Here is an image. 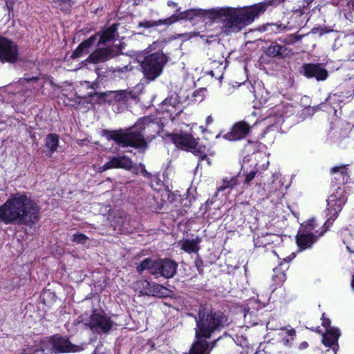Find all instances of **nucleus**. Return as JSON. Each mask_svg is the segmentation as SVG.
Instances as JSON below:
<instances>
[{"instance_id": "obj_1", "label": "nucleus", "mask_w": 354, "mask_h": 354, "mask_svg": "<svg viewBox=\"0 0 354 354\" xmlns=\"http://www.w3.org/2000/svg\"><path fill=\"white\" fill-rule=\"evenodd\" d=\"M40 206L26 193L10 194L0 205V221L6 225L34 226L40 219Z\"/></svg>"}, {"instance_id": "obj_2", "label": "nucleus", "mask_w": 354, "mask_h": 354, "mask_svg": "<svg viewBox=\"0 0 354 354\" xmlns=\"http://www.w3.org/2000/svg\"><path fill=\"white\" fill-rule=\"evenodd\" d=\"M195 341L201 342L204 346L212 348L218 339L211 343L207 341L216 332H220L230 324L229 316L225 310L208 308L206 304H201L197 316L195 317Z\"/></svg>"}, {"instance_id": "obj_3", "label": "nucleus", "mask_w": 354, "mask_h": 354, "mask_svg": "<svg viewBox=\"0 0 354 354\" xmlns=\"http://www.w3.org/2000/svg\"><path fill=\"white\" fill-rule=\"evenodd\" d=\"M180 8L176 10L182 21H189L195 24L199 21H223L222 32L226 35L240 31L236 8H216L209 10L190 8L181 12Z\"/></svg>"}, {"instance_id": "obj_4", "label": "nucleus", "mask_w": 354, "mask_h": 354, "mask_svg": "<svg viewBox=\"0 0 354 354\" xmlns=\"http://www.w3.org/2000/svg\"><path fill=\"white\" fill-rule=\"evenodd\" d=\"M326 202V216L327 219L323 226L316 230L315 233L302 232L297 234L296 243L301 250L311 248L329 230L334 221L338 217L339 212L346 203L344 190L337 189L335 194L328 196Z\"/></svg>"}, {"instance_id": "obj_5", "label": "nucleus", "mask_w": 354, "mask_h": 354, "mask_svg": "<svg viewBox=\"0 0 354 354\" xmlns=\"http://www.w3.org/2000/svg\"><path fill=\"white\" fill-rule=\"evenodd\" d=\"M147 118H139L136 123L128 128L125 132L122 131H110L103 129L102 135L109 140H113L122 147H131L134 149L145 150L148 147V141L145 137V127H156L154 124H149Z\"/></svg>"}, {"instance_id": "obj_6", "label": "nucleus", "mask_w": 354, "mask_h": 354, "mask_svg": "<svg viewBox=\"0 0 354 354\" xmlns=\"http://www.w3.org/2000/svg\"><path fill=\"white\" fill-rule=\"evenodd\" d=\"M166 44L165 40L156 41L143 51V58L140 61V71L149 82L161 75L169 62V56L162 51Z\"/></svg>"}, {"instance_id": "obj_7", "label": "nucleus", "mask_w": 354, "mask_h": 354, "mask_svg": "<svg viewBox=\"0 0 354 354\" xmlns=\"http://www.w3.org/2000/svg\"><path fill=\"white\" fill-rule=\"evenodd\" d=\"M163 138L167 139L178 149L191 152L198 157V166L203 160H206L209 165H211L210 159L207 156L209 148L205 145L199 144V138H195L192 133L183 131L165 133Z\"/></svg>"}, {"instance_id": "obj_8", "label": "nucleus", "mask_w": 354, "mask_h": 354, "mask_svg": "<svg viewBox=\"0 0 354 354\" xmlns=\"http://www.w3.org/2000/svg\"><path fill=\"white\" fill-rule=\"evenodd\" d=\"M286 0H264L250 6L236 8L240 30L251 24L256 18L263 14L269 8H277Z\"/></svg>"}, {"instance_id": "obj_9", "label": "nucleus", "mask_w": 354, "mask_h": 354, "mask_svg": "<svg viewBox=\"0 0 354 354\" xmlns=\"http://www.w3.org/2000/svg\"><path fill=\"white\" fill-rule=\"evenodd\" d=\"M39 350L46 353L60 354L76 353L82 350V348L73 344L68 337L55 334L41 340Z\"/></svg>"}, {"instance_id": "obj_10", "label": "nucleus", "mask_w": 354, "mask_h": 354, "mask_svg": "<svg viewBox=\"0 0 354 354\" xmlns=\"http://www.w3.org/2000/svg\"><path fill=\"white\" fill-rule=\"evenodd\" d=\"M87 326L91 330L97 333H109L113 328V322L111 317L94 309L89 317Z\"/></svg>"}, {"instance_id": "obj_11", "label": "nucleus", "mask_w": 354, "mask_h": 354, "mask_svg": "<svg viewBox=\"0 0 354 354\" xmlns=\"http://www.w3.org/2000/svg\"><path fill=\"white\" fill-rule=\"evenodd\" d=\"M18 56V45L6 37L0 36V62L15 64Z\"/></svg>"}, {"instance_id": "obj_12", "label": "nucleus", "mask_w": 354, "mask_h": 354, "mask_svg": "<svg viewBox=\"0 0 354 354\" xmlns=\"http://www.w3.org/2000/svg\"><path fill=\"white\" fill-rule=\"evenodd\" d=\"M122 54V48L120 46H108L97 48L89 55L87 60L93 64L102 63Z\"/></svg>"}, {"instance_id": "obj_13", "label": "nucleus", "mask_w": 354, "mask_h": 354, "mask_svg": "<svg viewBox=\"0 0 354 354\" xmlns=\"http://www.w3.org/2000/svg\"><path fill=\"white\" fill-rule=\"evenodd\" d=\"M299 73L308 79L324 81L328 77V71L320 63H305L299 71Z\"/></svg>"}, {"instance_id": "obj_14", "label": "nucleus", "mask_w": 354, "mask_h": 354, "mask_svg": "<svg viewBox=\"0 0 354 354\" xmlns=\"http://www.w3.org/2000/svg\"><path fill=\"white\" fill-rule=\"evenodd\" d=\"M330 174L331 176V184L333 186H337L335 192L331 195L336 193L337 189L344 190V195L347 199L346 192L344 188H342L341 185H344L348 183L350 176L348 172L347 165H340L335 166L330 169Z\"/></svg>"}, {"instance_id": "obj_15", "label": "nucleus", "mask_w": 354, "mask_h": 354, "mask_svg": "<svg viewBox=\"0 0 354 354\" xmlns=\"http://www.w3.org/2000/svg\"><path fill=\"white\" fill-rule=\"evenodd\" d=\"M252 126L245 120L235 122L230 131L223 136V138L229 141H236L245 138L251 132Z\"/></svg>"}, {"instance_id": "obj_16", "label": "nucleus", "mask_w": 354, "mask_h": 354, "mask_svg": "<svg viewBox=\"0 0 354 354\" xmlns=\"http://www.w3.org/2000/svg\"><path fill=\"white\" fill-rule=\"evenodd\" d=\"M351 129L350 124L340 118H335L330 122L329 134L337 140L348 138Z\"/></svg>"}, {"instance_id": "obj_17", "label": "nucleus", "mask_w": 354, "mask_h": 354, "mask_svg": "<svg viewBox=\"0 0 354 354\" xmlns=\"http://www.w3.org/2000/svg\"><path fill=\"white\" fill-rule=\"evenodd\" d=\"M133 167V162L131 159L125 156H113L109 158V161L105 162L100 168L102 171L111 169H123L125 170H131Z\"/></svg>"}, {"instance_id": "obj_18", "label": "nucleus", "mask_w": 354, "mask_h": 354, "mask_svg": "<svg viewBox=\"0 0 354 354\" xmlns=\"http://www.w3.org/2000/svg\"><path fill=\"white\" fill-rule=\"evenodd\" d=\"M178 268L177 263L170 259H164L157 260L156 275L160 274L166 279L173 277Z\"/></svg>"}, {"instance_id": "obj_19", "label": "nucleus", "mask_w": 354, "mask_h": 354, "mask_svg": "<svg viewBox=\"0 0 354 354\" xmlns=\"http://www.w3.org/2000/svg\"><path fill=\"white\" fill-rule=\"evenodd\" d=\"M267 56L272 58L285 59L293 55L294 53L290 48L285 45H280L276 42L272 43L265 50Z\"/></svg>"}, {"instance_id": "obj_20", "label": "nucleus", "mask_w": 354, "mask_h": 354, "mask_svg": "<svg viewBox=\"0 0 354 354\" xmlns=\"http://www.w3.org/2000/svg\"><path fill=\"white\" fill-rule=\"evenodd\" d=\"M119 24L114 23L107 28H103L102 30L96 32L92 36H95V40L98 38L97 46L105 44L107 42L115 39L117 35Z\"/></svg>"}, {"instance_id": "obj_21", "label": "nucleus", "mask_w": 354, "mask_h": 354, "mask_svg": "<svg viewBox=\"0 0 354 354\" xmlns=\"http://www.w3.org/2000/svg\"><path fill=\"white\" fill-rule=\"evenodd\" d=\"M289 266H287L283 262H280L276 268H273L271 284L272 290H275L279 287L283 286V283L287 279L286 272Z\"/></svg>"}, {"instance_id": "obj_22", "label": "nucleus", "mask_w": 354, "mask_h": 354, "mask_svg": "<svg viewBox=\"0 0 354 354\" xmlns=\"http://www.w3.org/2000/svg\"><path fill=\"white\" fill-rule=\"evenodd\" d=\"M342 96L343 95H337L336 93L330 94L324 102H322L318 105L319 109H322L328 113H333L334 114H336L337 111V109L341 108V104L343 103Z\"/></svg>"}, {"instance_id": "obj_23", "label": "nucleus", "mask_w": 354, "mask_h": 354, "mask_svg": "<svg viewBox=\"0 0 354 354\" xmlns=\"http://www.w3.org/2000/svg\"><path fill=\"white\" fill-rule=\"evenodd\" d=\"M340 335L338 328H330L322 333V342L325 346L331 348L336 353L339 348L338 339Z\"/></svg>"}, {"instance_id": "obj_24", "label": "nucleus", "mask_w": 354, "mask_h": 354, "mask_svg": "<svg viewBox=\"0 0 354 354\" xmlns=\"http://www.w3.org/2000/svg\"><path fill=\"white\" fill-rule=\"evenodd\" d=\"M95 42V36H90L88 39L82 41L72 53L71 57L73 59H77L86 55L89 49Z\"/></svg>"}, {"instance_id": "obj_25", "label": "nucleus", "mask_w": 354, "mask_h": 354, "mask_svg": "<svg viewBox=\"0 0 354 354\" xmlns=\"http://www.w3.org/2000/svg\"><path fill=\"white\" fill-rule=\"evenodd\" d=\"M143 118H147L150 123L149 124H156V127L151 126V127H145L146 125H144L145 127V137L146 140L149 142L151 141L153 138L156 137L158 134L160 133V126L159 125L158 122H157L153 116L148 115V116H144Z\"/></svg>"}, {"instance_id": "obj_26", "label": "nucleus", "mask_w": 354, "mask_h": 354, "mask_svg": "<svg viewBox=\"0 0 354 354\" xmlns=\"http://www.w3.org/2000/svg\"><path fill=\"white\" fill-rule=\"evenodd\" d=\"M127 221L128 216L127 215L118 214L112 219L111 225L115 231H118L120 233H125L129 231Z\"/></svg>"}, {"instance_id": "obj_27", "label": "nucleus", "mask_w": 354, "mask_h": 354, "mask_svg": "<svg viewBox=\"0 0 354 354\" xmlns=\"http://www.w3.org/2000/svg\"><path fill=\"white\" fill-rule=\"evenodd\" d=\"M200 242L201 239L198 237L194 239H185L182 242L180 248L188 254L196 253L198 254L200 250Z\"/></svg>"}, {"instance_id": "obj_28", "label": "nucleus", "mask_w": 354, "mask_h": 354, "mask_svg": "<svg viewBox=\"0 0 354 354\" xmlns=\"http://www.w3.org/2000/svg\"><path fill=\"white\" fill-rule=\"evenodd\" d=\"M80 99H83L87 102L93 104L106 103V92L97 93L95 91L88 92L84 97L77 96Z\"/></svg>"}, {"instance_id": "obj_29", "label": "nucleus", "mask_w": 354, "mask_h": 354, "mask_svg": "<svg viewBox=\"0 0 354 354\" xmlns=\"http://www.w3.org/2000/svg\"><path fill=\"white\" fill-rule=\"evenodd\" d=\"M152 283L147 279H142L133 283V288L141 295L151 296Z\"/></svg>"}, {"instance_id": "obj_30", "label": "nucleus", "mask_w": 354, "mask_h": 354, "mask_svg": "<svg viewBox=\"0 0 354 354\" xmlns=\"http://www.w3.org/2000/svg\"><path fill=\"white\" fill-rule=\"evenodd\" d=\"M59 143V138L57 133H49L45 139V145L48 148L49 154L47 156L50 157L51 155L57 151Z\"/></svg>"}, {"instance_id": "obj_31", "label": "nucleus", "mask_w": 354, "mask_h": 354, "mask_svg": "<svg viewBox=\"0 0 354 354\" xmlns=\"http://www.w3.org/2000/svg\"><path fill=\"white\" fill-rule=\"evenodd\" d=\"M151 285V296L160 298H167L171 296L172 291L164 286L155 282H153Z\"/></svg>"}, {"instance_id": "obj_32", "label": "nucleus", "mask_w": 354, "mask_h": 354, "mask_svg": "<svg viewBox=\"0 0 354 354\" xmlns=\"http://www.w3.org/2000/svg\"><path fill=\"white\" fill-rule=\"evenodd\" d=\"M116 104L120 107L124 108L127 106L128 102L133 97L132 91L126 90L118 91L116 95Z\"/></svg>"}, {"instance_id": "obj_33", "label": "nucleus", "mask_w": 354, "mask_h": 354, "mask_svg": "<svg viewBox=\"0 0 354 354\" xmlns=\"http://www.w3.org/2000/svg\"><path fill=\"white\" fill-rule=\"evenodd\" d=\"M156 263L157 260L153 261L151 258H146L138 265L136 269L140 273H142L145 270H148L150 274H156Z\"/></svg>"}, {"instance_id": "obj_34", "label": "nucleus", "mask_w": 354, "mask_h": 354, "mask_svg": "<svg viewBox=\"0 0 354 354\" xmlns=\"http://www.w3.org/2000/svg\"><path fill=\"white\" fill-rule=\"evenodd\" d=\"M239 184V182L238 179V176H234L230 179H228V178H223V183L219 187L217 188L216 192L218 193L220 192H223L226 189H233Z\"/></svg>"}, {"instance_id": "obj_35", "label": "nucleus", "mask_w": 354, "mask_h": 354, "mask_svg": "<svg viewBox=\"0 0 354 354\" xmlns=\"http://www.w3.org/2000/svg\"><path fill=\"white\" fill-rule=\"evenodd\" d=\"M211 348L204 346L201 342H194L189 354H209Z\"/></svg>"}, {"instance_id": "obj_36", "label": "nucleus", "mask_w": 354, "mask_h": 354, "mask_svg": "<svg viewBox=\"0 0 354 354\" xmlns=\"http://www.w3.org/2000/svg\"><path fill=\"white\" fill-rule=\"evenodd\" d=\"M55 3L57 5L62 12L64 13H71L73 1L72 0H55Z\"/></svg>"}, {"instance_id": "obj_37", "label": "nucleus", "mask_w": 354, "mask_h": 354, "mask_svg": "<svg viewBox=\"0 0 354 354\" xmlns=\"http://www.w3.org/2000/svg\"><path fill=\"white\" fill-rule=\"evenodd\" d=\"M286 30V26L281 23H268L263 26V30L270 32H280Z\"/></svg>"}, {"instance_id": "obj_38", "label": "nucleus", "mask_w": 354, "mask_h": 354, "mask_svg": "<svg viewBox=\"0 0 354 354\" xmlns=\"http://www.w3.org/2000/svg\"><path fill=\"white\" fill-rule=\"evenodd\" d=\"M157 21H158V26H162V25H165V26H171V25L176 23L177 21H182V20H181V19H180L179 12H176L171 16H170L166 19H159Z\"/></svg>"}, {"instance_id": "obj_39", "label": "nucleus", "mask_w": 354, "mask_h": 354, "mask_svg": "<svg viewBox=\"0 0 354 354\" xmlns=\"http://www.w3.org/2000/svg\"><path fill=\"white\" fill-rule=\"evenodd\" d=\"M337 95H343L342 102L349 101L354 95V89L353 88L340 87L336 92Z\"/></svg>"}, {"instance_id": "obj_40", "label": "nucleus", "mask_w": 354, "mask_h": 354, "mask_svg": "<svg viewBox=\"0 0 354 354\" xmlns=\"http://www.w3.org/2000/svg\"><path fill=\"white\" fill-rule=\"evenodd\" d=\"M317 226V224L316 223V220L315 218L309 219L305 225H303L304 227V232L306 233H313V231H314V233L315 232V227Z\"/></svg>"}, {"instance_id": "obj_41", "label": "nucleus", "mask_w": 354, "mask_h": 354, "mask_svg": "<svg viewBox=\"0 0 354 354\" xmlns=\"http://www.w3.org/2000/svg\"><path fill=\"white\" fill-rule=\"evenodd\" d=\"M88 240V237L82 233H76L73 235L71 241L77 244L84 245Z\"/></svg>"}, {"instance_id": "obj_42", "label": "nucleus", "mask_w": 354, "mask_h": 354, "mask_svg": "<svg viewBox=\"0 0 354 354\" xmlns=\"http://www.w3.org/2000/svg\"><path fill=\"white\" fill-rule=\"evenodd\" d=\"M118 91H106V103H108L110 105L116 104V93Z\"/></svg>"}, {"instance_id": "obj_43", "label": "nucleus", "mask_w": 354, "mask_h": 354, "mask_svg": "<svg viewBox=\"0 0 354 354\" xmlns=\"http://www.w3.org/2000/svg\"><path fill=\"white\" fill-rule=\"evenodd\" d=\"M296 336V331L295 329L292 328L288 330L286 332V336L283 338V342L286 345H290V343L294 340L295 337Z\"/></svg>"}, {"instance_id": "obj_44", "label": "nucleus", "mask_w": 354, "mask_h": 354, "mask_svg": "<svg viewBox=\"0 0 354 354\" xmlns=\"http://www.w3.org/2000/svg\"><path fill=\"white\" fill-rule=\"evenodd\" d=\"M194 265L198 270V274L200 275H203L204 273L203 268L205 266L203 259L199 257L198 254L194 260Z\"/></svg>"}, {"instance_id": "obj_45", "label": "nucleus", "mask_w": 354, "mask_h": 354, "mask_svg": "<svg viewBox=\"0 0 354 354\" xmlns=\"http://www.w3.org/2000/svg\"><path fill=\"white\" fill-rule=\"evenodd\" d=\"M139 28H149L158 26V21H147L145 20L140 21L138 24Z\"/></svg>"}, {"instance_id": "obj_46", "label": "nucleus", "mask_w": 354, "mask_h": 354, "mask_svg": "<svg viewBox=\"0 0 354 354\" xmlns=\"http://www.w3.org/2000/svg\"><path fill=\"white\" fill-rule=\"evenodd\" d=\"M39 80V77L37 76H32L29 77L28 74L26 73L24 75V77L22 78H20L19 82L20 83H30V82H36Z\"/></svg>"}, {"instance_id": "obj_47", "label": "nucleus", "mask_w": 354, "mask_h": 354, "mask_svg": "<svg viewBox=\"0 0 354 354\" xmlns=\"http://www.w3.org/2000/svg\"><path fill=\"white\" fill-rule=\"evenodd\" d=\"M313 0H302L301 2V5L299 6V10L301 14L305 13V10L308 9L310 6V4L313 3Z\"/></svg>"}, {"instance_id": "obj_48", "label": "nucleus", "mask_w": 354, "mask_h": 354, "mask_svg": "<svg viewBox=\"0 0 354 354\" xmlns=\"http://www.w3.org/2000/svg\"><path fill=\"white\" fill-rule=\"evenodd\" d=\"M322 325L325 328L326 330L334 328L330 326V320L329 318L325 317V313H323L322 316Z\"/></svg>"}, {"instance_id": "obj_49", "label": "nucleus", "mask_w": 354, "mask_h": 354, "mask_svg": "<svg viewBox=\"0 0 354 354\" xmlns=\"http://www.w3.org/2000/svg\"><path fill=\"white\" fill-rule=\"evenodd\" d=\"M257 171H251L248 174L245 175V178L244 180V184L245 185H250V182L254 178Z\"/></svg>"}, {"instance_id": "obj_50", "label": "nucleus", "mask_w": 354, "mask_h": 354, "mask_svg": "<svg viewBox=\"0 0 354 354\" xmlns=\"http://www.w3.org/2000/svg\"><path fill=\"white\" fill-rule=\"evenodd\" d=\"M328 31L326 30V28H314L312 29V32L314 34L319 33V35L321 36L324 35V33L328 32Z\"/></svg>"}, {"instance_id": "obj_51", "label": "nucleus", "mask_w": 354, "mask_h": 354, "mask_svg": "<svg viewBox=\"0 0 354 354\" xmlns=\"http://www.w3.org/2000/svg\"><path fill=\"white\" fill-rule=\"evenodd\" d=\"M344 243L346 244L348 252L351 254H354V244L350 242L347 243L345 241H344Z\"/></svg>"}, {"instance_id": "obj_52", "label": "nucleus", "mask_w": 354, "mask_h": 354, "mask_svg": "<svg viewBox=\"0 0 354 354\" xmlns=\"http://www.w3.org/2000/svg\"><path fill=\"white\" fill-rule=\"evenodd\" d=\"M142 165V169H141V171H140L141 174L144 176L149 177L150 174L146 170L145 167L143 165Z\"/></svg>"}, {"instance_id": "obj_53", "label": "nucleus", "mask_w": 354, "mask_h": 354, "mask_svg": "<svg viewBox=\"0 0 354 354\" xmlns=\"http://www.w3.org/2000/svg\"><path fill=\"white\" fill-rule=\"evenodd\" d=\"M291 37H292L294 41H300L303 37V36L300 35H292Z\"/></svg>"}, {"instance_id": "obj_54", "label": "nucleus", "mask_w": 354, "mask_h": 354, "mask_svg": "<svg viewBox=\"0 0 354 354\" xmlns=\"http://www.w3.org/2000/svg\"><path fill=\"white\" fill-rule=\"evenodd\" d=\"M213 204V201L211 199H208L205 202V211H207L208 208Z\"/></svg>"}, {"instance_id": "obj_55", "label": "nucleus", "mask_w": 354, "mask_h": 354, "mask_svg": "<svg viewBox=\"0 0 354 354\" xmlns=\"http://www.w3.org/2000/svg\"><path fill=\"white\" fill-rule=\"evenodd\" d=\"M167 6L171 8H176L178 6V3L176 2L172 1H167Z\"/></svg>"}, {"instance_id": "obj_56", "label": "nucleus", "mask_w": 354, "mask_h": 354, "mask_svg": "<svg viewBox=\"0 0 354 354\" xmlns=\"http://www.w3.org/2000/svg\"><path fill=\"white\" fill-rule=\"evenodd\" d=\"M213 122H214V118H212V116L209 115L207 117V118H206V124L207 125H209Z\"/></svg>"}, {"instance_id": "obj_57", "label": "nucleus", "mask_w": 354, "mask_h": 354, "mask_svg": "<svg viewBox=\"0 0 354 354\" xmlns=\"http://www.w3.org/2000/svg\"><path fill=\"white\" fill-rule=\"evenodd\" d=\"M308 346V344L307 342H303L300 344L299 348L300 349H305Z\"/></svg>"}, {"instance_id": "obj_58", "label": "nucleus", "mask_w": 354, "mask_h": 354, "mask_svg": "<svg viewBox=\"0 0 354 354\" xmlns=\"http://www.w3.org/2000/svg\"><path fill=\"white\" fill-rule=\"evenodd\" d=\"M291 260H292V259L290 257H288L284 258L281 262H283V263H286L287 266H289L288 263L290 262Z\"/></svg>"}, {"instance_id": "obj_59", "label": "nucleus", "mask_w": 354, "mask_h": 354, "mask_svg": "<svg viewBox=\"0 0 354 354\" xmlns=\"http://www.w3.org/2000/svg\"><path fill=\"white\" fill-rule=\"evenodd\" d=\"M86 83L87 84V87H88V88H94V87H93L92 85H88V84H89V82H86Z\"/></svg>"}, {"instance_id": "obj_60", "label": "nucleus", "mask_w": 354, "mask_h": 354, "mask_svg": "<svg viewBox=\"0 0 354 354\" xmlns=\"http://www.w3.org/2000/svg\"><path fill=\"white\" fill-rule=\"evenodd\" d=\"M317 8H318V10H319V11H320V8H318V6H317V7H316V8H315L313 9V10H314L315 9H317Z\"/></svg>"}, {"instance_id": "obj_61", "label": "nucleus", "mask_w": 354, "mask_h": 354, "mask_svg": "<svg viewBox=\"0 0 354 354\" xmlns=\"http://www.w3.org/2000/svg\"><path fill=\"white\" fill-rule=\"evenodd\" d=\"M317 332L321 333V331L319 330H317Z\"/></svg>"}, {"instance_id": "obj_62", "label": "nucleus", "mask_w": 354, "mask_h": 354, "mask_svg": "<svg viewBox=\"0 0 354 354\" xmlns=\"http://www.w3.org/2000/svg\"><path fill=\"white\" fill-rule=\"evenodd\" d=\"M92 354H97V353L95 351H94V352Z\"/></svg>"}]
</instances>
